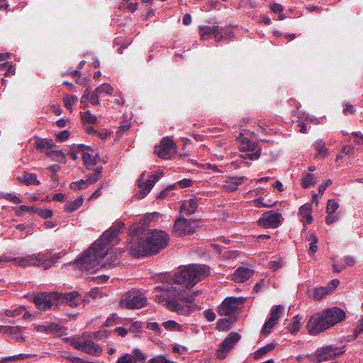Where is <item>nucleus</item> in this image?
I'll return each mask as SVG.
<instances>
[{"instance_id":"58","label":"nucleus","mask_w":363,"mask_h":363,"mask_svg":"<svg viewBox=\"0 0 363 363\" xmlns=\"http://www.w3.org/2000/svg\"><path fill=\"white\" fill-rule=\"evenodd\" d=\"M354 143L357 145L363 144V135L360 132H353Z\"/></svg>"},{"instance_id":"53","label":"nucleus","mask_w":363,"mask_h":363,"mask_svg":"<svg viewBox=\"0 0 363 363\" xmlns=\"http://www.w3.org/2000/svg\"><path fill=\"white\" fill-rule=\"evenodd\" d=\"M99 94L100 92L97 91V89H96L91 94L90 96V102L93 105H98L100 103L99 101Z\"/></svg>"},{"instance_id":"50","label":"nucleus","mask_w":363,"mask_h":363,"mask_svg":"<svg viewBox=\"0 0 363 363\" xmlns=\"http://www.w3.org/2000/svg\"><path fill=\"white\" fill-rule=\"evenodd\" d=\"M275 204V202L269 201L268 203H264L263 199L261 198L256 199L254 200V205L257 208L260 207H272Z\"/></svg>"},{"instance_id":"34","label":"nucleus","mask_w":363,"mask_h":363,"mask_svg":"<svg viewBox=\"0 0 363 363\" xmlns=\"http://www.w3.org/2000/svg\"><path fill=\"white\" fill-rule=\"evenodd\" d=\"M163 326L165 329L171 331H182L183 326L174 320H167L163 323Z\"/></svg>"},{"instance_id":"22","label":"nucleus","mask_w":363,"mask_h":363,"mask_svg":"<svg viewBox=\"0 0 363 363\" xmlns=\"http://www.w3.org/2000/svg\"><path fill=\"white\" fill-rule=\"evenodd\" d=\"M99 180V174H96V176L88 174L86 175V179H80L72 182L70 184V188L74 191L85 189L91 184L96 183Z\"/></svg>"},{"instance_id":"28","label":"nucleus","mask_w":363,"mask_h":363,"mask_svg":"<svg viewBox=\"0 0 363 363\" xmlns=\"http://www.w3.org/2000/svg\"><path fill=\"white\" fill-rule=\"evenodd\" d=\"M18 181L26 185H39L37 175L34 173H25L23 177H18Z\"/></svg>"},{"instance_id":"17","label":"nucleus","mask_w":363,"mask_h":363,"mask_svg":"<svg viewBox=\"0 0 363 363\" xmlns=\"http://www.w3.org/2000/svg\"><path fill=\"white\" fill-rule=\"evenodd\" d=\"M35 146L38 150L45 152L49 156L55 155L57 157L65 158V154L62 150H50L55 146V144L52 140H48L44 138H38L35 141Z\"/></svg>"},{"instance_id":"37","label":"nucleus","mask_w":363,"mask_h":363,"mask_svg":"<svg viewBox=\"0 0 363 363\" xmlns=\"http://www.w3.org/2000/svg\"><path fill=\"white\" fill-rule=\"evenodd\" d=\"M23 328L19 326L4 325L3 333L9 334L14 337L16 335L21 334Z\"/></svg>"},{"instance_id":"16","label":"nucleus","mask_w":363,"mask_h":363,"mask_svg":"<svg viewBox=\"0 0 363 363\" xmlns=\"http://www.w3.org/2000/svg\"><path fill=\"white\" fill-rule=\"evenodd\" d=\"M329 328L345 318V313L337 307H332L321 311Z\"/></svg>"},{"instance_id":"21","label":"nucleus","mask_w":363,"mask_h":363,"mask_svg":"<svg viewBox=\"0 0 363 363\" xmlns=\"http://www.w3.org/2000/svg\"><path fill=\"white\" fill-rule=\"evenodd\" d=\"M16 260V265L26 267L30 266L41 267L39 253L29 255L26 257H18Z\"/></svg>"},{"instance_id":"9","label":"nucleus","mask_w":363,"mask_h":363,"mask_svg":"<svg viewBox=\"0 0 363 363\" xmlns=\"http://www.w3.org/2000/svg\"><path fill=\"white\" fill-rule=\"evenodd\" d=\"M58 292H43L33 296V300L41 311L51 309L57 301Z\"/></svg>"},{"instance_id":"61","label":"nucleus","mask_w":363,"mask_h":363,"mask_svg":"<svg viewBox=\"0 0 363 363\" xmlns=\"http://www.w3.org/2000/svg\"><path fill=\"white\" fill-rule=\"evenodd\" d=\"M332 184L331 179H327L324 181L321 184L319 185L318 191L320 195H323L326 188Z\"/></svg>"},{"instance_id":"24","label":"nucleus","mask_w":363,"mask_h":363,"mask_svg":"<svg viewBox=\"0 0 363 363\" xmlns=\"http://www.w3.org/2000/svg\"><path fill=\"white\" fill-rule=\"evenodd\" d=\"M299 214L301 217V221L304 225L311 223L313 220L312 216V205L309 203L302 205L299 208Z\"/></svg>"},{"instance_id":"54","label":"nucleus","mask_w":363,"mask_h":363,"mask_svg":"<svg viewBox=\"0 0 363 363\" xmlns=\"http://www.w3.org/2000/svg\"><path fill=\"white\" fill-rule=\"evenodd\" d=\"M274 327V326L267 320L262 327V333L264 335H268Z\"/></svg>"},{"instance_id":"40","label":"nucleus","mask_w":363,"mask_h":363,"mask_svg":"<svg viewBox=\"0 0 363 363\" xmlns=\"http://www.w3.org/2000/svg\"><path fill=\"white\" fill-rule=\"evenodd\" d=\"M108 335V332L105 329H101L96 332L88 333V336L89 337V338H94L96 340H103L104 338H106Z\"/></svg>"},{"instance_id":"33","label":"nucleus","mask_w":363,"mask_h":363,"mask_svg":"<svg viewBox=\"0 0 363 363\" xmlns=\"http://www.w3.org/2000/svg\"><path fill=\"white\" fill-rule=\"evenodd\" d=\"M330 293V290L327 287L315 288L313 293V298L316 301L322 299L325 295Z\"/></svg>"},{"instance_id":"11","label":"nucleus","mask_w":363,"mask_h":363,"mask_svg":"<svg viewBox=\"0 0 363 363\" xmlns=\"http://www.w3.org/2000/svg\"><path fill=\"white\" fill-rule=\"evenodd\" d=\"M240 144V150L245 152L246 155L251 160H256L259 158L261 155V148L252 140L244 138L242 133H240L239 137L237 138Z\"/></svg>"},{"instance_id":"49","label":"nucleus","mask_w":363,"mask_h":363,"mask_svg":"<svg viewBox=\"0 0 363 363\" xmlns=\"http://www.w3.org/2000/svg\"><path fill=\"white\" fill-rule=\"evenodd\" d=\"M147 363H177L174 361L167 359L163 355H159L150 359Z\"/></svg>"},{"instance_id":"19","label":"nucleus","mask_w":363,"mask_h":363,"mask_svg":"<svg viewBox=\"0 0 363 363\" xmlns=\"http://www.w3.org/2000/svg\"><path fill=\"white\" fill-rule=\"evenodd\" d=\"M57 301L65 303L69 306L76 307L84 301V298L78 291H72L69 293H59Z\"/></svg>"},{"instance_id":"39","label":"nucleus","mask_w":363,"mask_h":363,"mask_svg":"<svg viewBox=\"0 0 363 363\" xmlns=\"http://www.w3.org/2000/svg\"><path fill=\"white\" fill-rule=\"evenodd\" d=\"M284 312V307L282 305L274 306L270 311V316L272 319L275 318L279 320L281 315Z\"/></svg>"},{"instance_id":"48","label":"nucleus","mask_w":363,"mask_h":363,"mask_svg":"<svg viewBox=\"0 0 363 363\" xmlns=\"http://www.w3.org/2000/svg\"><path fill=\"white\" fill-rule=\"evenodd\" d=\"M30 355L28 354H19L13 356L5 357L4 360L7 362L10 361L18 362L29 357Z\"/></svg>"},{"instance_id":"51","label":"nucleus","mask_w":363,"mask_h":363,"mask_svg":"<svg viewBox=\"0 0 363 363\" xmlns=\"http://www.w3.org/2000/svg\"><path fill=\"white\" fill-rule=\"evenodd\" d=\"M134 358L136 359V363L138 362H144L147 357L146 355L141 352V350L138 348H135L133 350V354Z\"/></svg>"},{"instance_id":"55","label":"nucleus","mask_w":363,"mask_h":363,"mask_svg":"<svg viewBox=\"0 0 363 363\" xmlns=\"http://www.w3.org/2000/svg\"><path fill=\"white\" fill-rule=\"evenodd\" d=\"M38 211V216L45 219L50 218L53 216L52 211L50 209L39 208Z\"/></svg>"},{"instance_id":"38","label":"nucleus","mask_w":363,"mask_h":363,"mask_svg":"<svg viewBox=\"0 0 363 363\" xmlns=\"http://www.w3.org/2000/svg\"><path fill=\"white\" fill-rule=\"evenodd\" d=\"M82 121L84 124H91L95 123L96 117L94 114L91 113L89 111L84 113H81Z\"/></svg>"},{"instance_id":"3","label":"nucleus","mask_w":363,"mask_h":363,"mask_svg":"<svg viewBox=\"0 0 363 363\" xmlns=\"http://www.w3.org/2000/svg\"><path fill=\"white\" fill-rule=\"evenodd\" d=\"M143 223H135L130 227L131 240L128 249L134 257L155 255L168 244L169 235L163 230L148 231Z\"/></svg>"},{"instance_id":"23","label":"nucleus","mask_w":363,"mask_h":363,"mask_svg":"<svg viewBox=\"0 0 363 363\" xmlns=\"http://www.w3.org/2000/svg\"><path fill=\"white\" fill-rule=\"evenodd\" d=\"M254 274L251 269L240 267L232 275V279L237 283H243L248 280Z\"/></svg>"},{"instance_id":"26","label":"nucleus","mask_w":363,"mask_h":363,"mask_svg":"<svg viewBox=\"0 0 363 363\" xmlns=\"http://www.w3.org/2000/svg\"><path fill=\"white\" fill-rule=\"evenodd\" d=\"M244 177H234L230 178L226 181L223 185V189L228 192H232L235 191L238 186L242 184L244 181Z\"/></svg>"},{"instance_id":"31","label":"nucleus","mask_w":363,"mask_h":363,"mask_svg":"<svg viewBox=\"0 0 363 363\" xmlns=\"http://www.w3.org/2000/svg\"><path fill=\"white\" fill-rule=\"evenodd\" d=\"M218 30V26H203L200 27L199 33L201 39L206 40L211 35H213L214 32Z\"/></svg>"},{"instance_id":"64","label":"nucleus","mask_w":363,"mask_h":363,"mask_svg":"<svg viewBox=\"0 0 363 363\" xmlns=\"http://www.w3.org/2000/svg\"><path fill=\"white\" fill-rule=\"evenodd\" d=\"M354 147L352 145H346L342 146V152L347 155H351L354 153Z\"/></svg>"},{"instance_id":"6","label":"nucleus","mask_w":363,"mask_h":363,"mask_svg":"<svg viewBox=\"0 0 363 363\" xmlns=\"http://www.w3.org/2000/svg\"><path fill=\"white\" fill-rule=\"evenodd\" d=\"M162 172L158 171L155 174L150 176L148 179H145V173L140 174L138 182L139 191L135 194L139 199L145 198L152 189L155 183L162 177Z\"/></svg>"},{"instance_id":"41","label":"nucleus","mask_w":363,"mask_h":363,"mask_svg":"<svg viewBox=\"0 0 363 363\" xmlns=\"http://www.w3.org/2000/svg\"><path fill=\"white\" fill-rule=\"evenodd\" d=\"M78 98L76 96H66L64 98L65 107L70 111H72V106L77 104Z\"/></svg>"},{"instance_id":"10","label":"nucleus","mask_w":363,"mask_h":363,"mask_svg":"<svg viewBox=\"0 0 363 363\" xmlns=\"http://www.w3.org/2000/svg\"><path fill=\"white\" fill-rule=\"evenodd\" d=\"M241 336L239 333L232 332L220 343L218 350H216V357L218 359H223L226 357L228 352L234 346L239 342Z\"/></svg>"},{"instance_id":"46","label":"nucleus","mask_w":363,"mask_h":363,"mask_svg":"<svg viewBox=\"0 0 363 363\" xmlns=\"http://www.w3.org/2000/svg\"><path fill=\"white\" fill-rule=\"evenodd\" d=\"M23 311V307H18L15 309H6L4 311V314L7 317H16L21 315Z\"/></svg>"},{"instance_id":"52","label":"nucleus","mask_w":363,"mask_h":363,"mask_svg":"<svg viewBox=\"0 0 363 363\" xmlns=\"http://www.w3.org/2000/svg\"><path fill=\"white\" fill-rule=\"evenodd\" d=\"M3 197L15 204H19L22 202L21 200L18 196L13 195L11 194H4Z\"/></svg>"},{"instance_id":"36","label":"nucleus","mask_w":363,"mask_h":363,"mask_svg":"<svg viewBox=\"0 0 363 363\" xmlns=\"http://www.w3.org/2000/svg\"><path fill=\"white\" fill-rule=\"evenodd\" d=\"M232 35V33L225 31L223 29L219 28V26H218V30L213 33L216 41H220L222 39H230Z\"/></svg>"},{"instance_id":"20","label":"nucleus","mask_w":363,"mask_h":363,"mask_svg":"<svg viewBox=\"0 0 363 363\" xmlns=\"http://www.w3.org/2000/svg\"><path fill=\"white\" fill-rule=\"evenodd\" d=\"M63 255L64 254H62V252H55L54 250H50L45 252H39L41 267H43L45 269L51 267L55 263V260L62 257Z\"/></svg>"},{"instance_id":"18","label":"nucleus","mask_w":363,"mask_h":363,"mask_svg":"<svg viewBox=\"0 0 363 363\" xmlns=\"http://www.w3.org/2000/svg\"><path fill=\"white\" fill-rule=\"evenodd\" d=\"M341 349H337L333 346H327L318 349L315 352V357L317 362H322L335 358L337 356L342 354Z\"/></svg>"},{"instance_id":"2","label":"nucleus","mask_w":363,"mask_h":363,"mask_svg":"<svg viewBox=\"0 0 363 363\" xmlns=\"http://www.w3.org/2000/svg\"><path fill=\"white\" fill-rule=\"evenodd\" d=\"M125 227L116 221L81 256L76 264L82 271L93 272L102 267H111L118 263L121 252H113L112 247L118 242V235Z\"/></svg>"},{"instance_id":"12","label":"nucleus","mask_w":363,"mask_h":363,"mask_svg":"<svg viewBox=\"0 0 363 363\" xmlns=\"http://www.w3.org/2000/svg\"><path fill=\"white\" fill-rule=\"evenodd\" d=\"M306 328L311 335H317L329 329L321 312L316 313L309 318Z\"/></svg>"},{"instance_id":"44","label":"nucleus","mask_w":363,"mask_h":363,"mask_svg":"<svg viewBox=\"0 0 363 363\" xmlns=\"http://www.w3.org/2000/svg\"><path fill=\"white\" fill-rule=\"evenodd\" d=\"M338 207L339 204L336 200L329 199L327 203L326 213H334L335 211L338 208Z\"/></svg>"},{"instance_id":"63","label":"nucleus","mask_w":363,"mask_h":363,"mask_svg":"<svg viewBox=\"0 0 363 363\" xmlns=\"http://www.w3.org/2000/svg\"><path fill=\"white\" fill-rule=\"evenodd\" d=\"M177 184L181 188H186L191 186L193 184V181L190 179H184L179 181Z\"/></svg>"},{"instance_id":"42","label":"nucleus","mask_w":363,"mask_h":363,"mask_svg":"<svg viewBox=\"0 0 363 363\" xmlns=\"http://www.w3.org/2000/svg\"><path fill=\"white\" fill-rule=\"evenodd\" d=\"M308 240L311 241L308 252L309 253H315L318 251L317 242L318 241V237L315 234L313 233L310 235Z\"/></svg>"},{"instance_id":"32","label":"nucleus","mask_w":363,"mask_h":363,"mask_svg":"<svg viewBox=\"0 0 363 363\" xmlns=\"http://www.w3.org/2000/svg\"><path fill=\"white\" fill-rule=\"evenodd\" d=\"M316 182V179L314 174L311 173H306L302 179L301 185L303 188L306 189L313 186Z\"/></svg>"},{"instance_id":"4","label":"nucleus","mask_w":363,"mask_h":363,"mask_svg":"<svg viewBox=\"0 0 363 363\" xmlns=\"http://www.w3.org/2000/svg\"><path fill=\"white\" fill-rule=\"evenodd\" d=\"M89 337L88 333L82 334L80 338H74L71 340L70 344L75 349L82 352H86L93 356H99L102 352V347L98 344L94 343L90 340H87Z\"/></svg>"},{"instance_id":"27","label":"nucleus","mask_w":363,"mask_h":363,"mask_svg":"<svg viewBox=\"0 0 363 363\" xmlns=\"http://www.w3.org/2000/svg\"><path fill=\"white\" fill-rule=\"evenodd\" d=\"M313 146L317 151V157L325 158L328 156V150L325 147V143L323 140H317L314 143Z\"/></svg>"},{"instance_id":"59","label":"nucleus","mask_w":363,"mask_h":363,"mask_svg":"<svg viewBox=\"0 0 363 363\" xmlns=\"http://www.w3.org/2000/svg\"><path fill=\"white\" fill-rule=\"evenodd\" d=\"M204 316L207 319L208 321L212 322L216 319V313L211 309L206 310L204 312Z\"/></svg>"},{"instance_id":"45","label":"nucleus","mask_w":363,"mask_h":363,"mask_svg":"<svg viewBox=\"0 0 363 363\" xmlns=\"http://www.w3.org/2000/svg\"><path fill=\"white\" fill-rule=\"evenodd\" d=\"M0 69L1 70H6L5 76L8 77L10 74H15V69L12 64L6 62L2 64H0Z\"/></svg>"},{"instance_id":"15","label":"nucleus","mask_w":363,"mask_h":363,"mask_svg":"<svg viewBox=\"0 0 363 363\" xmlns=\"http://www.w3.org/2000/svg\"><path fill=\"white\" fill-rule=\"evenodd\" d=\"M282 220V216L280 213L269 211L264 213L257 223L259 226L266 228H277Z\"/></svg>"},{"instance_id":"56","label":"nucleus","mask_w":363,"mask_h":363,"mask_svg":"<svg viewBox=\"0 0 363 363\" xmlns=\"http://www.w3.org/2000/svg\"><path fill=\"white\" fill-rule=\"evenodd\" d=\"M147 328L149 330H150L152 331H154L157 334H161L162 333L161 328H160L158 323H157L155 322L148 323L147 325Z\"/></svg>"},{"instance_id":"8","label":"nucleus","mask_w":363,"mask_h":363,"mask_svg":"<svg viewBox=\"0 0 363 363\" xmlns=\"http://www.w3.org/2000/svg\"><path fill=\"white\" fill-rule=\"evenodd\" d=\"M198 228L195 220L179 217L173 226V233L176 236H184L193 234Z\"/></svg>"},{"instance_id":"29","label":"nucleus","mask_w":363,"mask_h":363,"mask_svg":"<svg viewBox=\"0 0 363 363\" xmlns=\"http://www.w3.org/2000/svg\"><path fill=\"white\" fill-rule=\"evenodd\" d=\"M84 199L83 196H79L77 199L72 201H68L65 206V211L69 213L73 212L83 204Z\"/></svg>"},{"instance_id":"1","label":"nucleus","mask_w":363,"mask_h":363,"mask_svg":"<svg viewBox=\"0 0 363 363\" xmlns=\"http://www.w3.org/2000/svg\"><path fill=\"white\" fill-rule=\"evenodd\" d=\"M209 272L210 268L205 264H194L184 267L175 274L172 284L159 286L154 289L155 301L172 311L181 313V305L176 299L193 302L194 296L201 291L197 290L189 293V290Z\"/></svg>"},{"instance_id":"62","label":"nucleus","mask_w":363,"mask_h":363,"mask_svg":"<svg viewBox=\"0 0 363 363\" xmlns=\"http://www.w3.org/2000/svg\"><path fill=\"white\" fill-rule=\"evenodd\" d=\"M282 267V263L279 260H274L269 263V267L273 270L277 271Z\"/></svg>"},{"instance_id":"57","label":"nucleus","mask_w":363,"mask_h":363,"mask_svg":"<svg viewBox=\"0 0 363 363\" xmlns=\"http://www.w3.org/2000/svg\"><path fill=\"white\" fill-rule=\"evenodd\" d=\"M117 319H118V317H117L116 314H115V313L112 314L110 317H108L106 319L105 323L104 324V326L108 327V326L113 325L116 324Z\"/></svg>"},{"instance_id":"60","label":"nucleus","mask_w":363,"mask_h":363,"mask_svg":"<svg viewBox=\"0 0 363 363\" xmlns=\"http://www.w3.org/2000/svg\"><path fill=\"white\" fill-rule=\"evenodd\" d=\"M271 10L277 13H281L284 11V7L281 4L274 2L270 5Z\"/></svg>"},{"instance_id":"35","label":"nucleus","mask_w":363,"mask_h":363,"mask_svg":"<svg viewBox=\"0 0 363 363\" xmlns=\"http://www.w3.org/2000/svg\"><path fill=\"white\" fill-rule=\"evenodd\" d=\"M301 319L302 317L298 315H295L292 318L289 329L292 334L296 333L300 330Z\"/></svg>"},{"instance_id":"13","label":"nucleus","mask_w":363,"mask_h":363,"mask_svg":"<svg viewBox=\"0 0 363 363\" xmlns=\"http://www.w3.org/2000/svg\"><path fill=\"white\" fill-rule=\"evenodd\" d=\"M243 301V297H227L218 306V314L221 316L233 315Z\"/></svg>"},{"instance_id":"43","label":"nucleus","mask_w":363,"mask_h":363,"mask_svg":"<svg viewBox=\"0 0 363 363\" xmlns=\"http://www.w3.org/2000/svg\"><path fill=\"white\" fill-rule=\"evenodd\" d=\"M116 363H136V359L133 355L129 353H125L121 356Z\"/></svg>"},{"instance_id":"7","label":"nucleus","mask_w":363,"mask_h":363,"mask_svg":"<svg viewBox=\"0 0 363 363\" xmlns=\"http://www.w3.org/2000/svg\"><path fill=\"white\" fill-rule=\"evenodd\" d=\"M92 152H89L85 150H82V159L84 164L86 168L88 170L93 171L92 174H89L90 175L96 176V174H99V179H101L102 176L103 167L102 164L99 163V156L97 153H94L93 150Z\"/></svg>"},{"instance_id":"5","label":"nucleus","mask_w":363,"mask_h":363,"mask_svg":"<svg viewBox=\"0 0 363 363\" xmlns=\"http://www.w3.org/2000/svg\"><path fill=\"white\" fill-rule=\"evenodd\" d=\"M147 298L141 293L130 291L119 302L121 308L127 309H138L147 304Z\"/></svg>"},{"instance_id":"25","label":"nucleus","mask_w":363,"mask_h":363,"mask_svg":"<svg viewBox=\"0 0 363 363\" xmlns=\"http://www.w3.org/2000/svg\"><path fill=\"white\" fill-rule=\"evenodd\" d=\"M197 207V200L196 199H190L184 201L181 206L180 213L183 215H191L196 212Z\"/></svg>"},{"instance_id":"14","label":"nucleus","mask_w":363,"mask_h":363,"mask_svg":"<svg viewBox=\"0 0 363 363\" xmlns=\"http://www.w3.org/2000/svg\"><path fill=\"white\" fill-rule=\"evenodd\" d=\"M155 152L162 159H170L177 152L176 143L172 140L164 138L160 144L155 147Z\"/></svg>"},{"instance_id":"30","label":"nucleus","mask_w":363,"mask_h":363,"mask_svg":"<svg viewBox=\"0 0 363 363\" xmlns=\"http://www.w3.org/2000/svg\"><path fill=\"white\" fill-rule=\"evenodd\" d=\"M276 347L274 343H269L265 346L259 348L257 351L254 352V359L257 360L260 359L262 356L265 355L268 352L272 351Z\"/></svg>"},{"instance_id":"47","label":"nucleus","mask_w":363,"mask_h":363,"mask_svg":"<svg viewBox=\"0 0 363 363\" xmlns=\"http://www.w3.org/2000/svg\"><path fill=\"white\" fill-rule=\"evenodd\" d=\"M96 89H97V91L100 92V94L104 93L108 95L112 94L113 91V86L108 83L102 84L101 85L98 86L96 88Z\"/></svg>"}]
</instances>
